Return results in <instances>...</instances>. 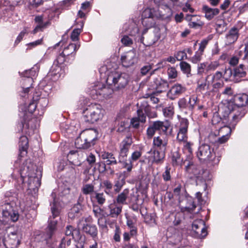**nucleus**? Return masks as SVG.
Masks as SVG:
<instances>
[{
	"instance_id": "nucleus-5",
	"label": "nucleus",
	"mask_w": 248,
	"mask_h": 248,
	"mask_svg": "<svg viewBox=\"0 0 248 248\" xmlns=\"http://www.w3.org/2000/svg\"><path fill=\"white\" fill-rule=\"evenodd\" d=\"M107 83L113 85L117 90L124 88L129 81V76L125 73H112L107 78Z\"/></svg>"
},
{
	"instance_id": "nucleus-26",
	"label": "nucleus",
	"mask_w": 248,
	"mask_h": 248,
	"mask_svg": "<svg viewBox=\"0 0 248 248\" xmlns=\"http://www.w3.org/2000/svg\"><path fill=\"white\" fill-rule=\"evenodd\" d=\"M239 29L235 27L232 28L226 34V42L228 44L235 42L239 36Z\"/></svg>"
},
{
	"instance_id": "nucleus-61",
	"label": "nucleus",
	"mask_w": 248,
	"mask_h": 248,
	"mask_svg": "<svg viewBox=\"0 0 248 248\" xmlns=\"http://www.w3.org/2000/svg\"><path fill=\"white\" fill-rule=\"evenodd\" d=\"M167 73L169 78H175L177 76V72L174 67L168 68Z\"/></svg>"
},
{
	"instance_id": "nucleus-6",
	"label": "nucleus",
	"mask_w": 248,
	"mask_h": 248,
	"mask_svg": "<svg viewBox=\"0 0 248 248\" xmlns=\"http://www.w3.org/2000/svg\"><path fill=\"white\" fill-rule=\"evenodd\" d=\"M197 156L202 162L210 161L217 163L219 160H216L215 153L214 149L211 148L207 144H202L198 148Z\"/></svg>"
},
{
	"instance_id": "nucleus-54",
	"label": "nucleus",
	"mask_w": 248,
	"mask_h": 248,
	"mask_svg": "<svg viewBox=\"0 0 248 248\" xmlns=\"http://www.w3.org/2000/svg\"><path fill=\"white\" fill-rule=\"evenodd\" d=\"M197 90L200 92L202 93L208 90L207 89V85L206 84V83L204 82L203 79H199L197 82Z\"/></svg>"
},
{
	"instance_id": "nucleus-25",
	"label": "nucleus",
	"mask_w": 248,
	"mask_h": 248,
	"mask_svg": "<svg viewBox=\"0 0 248 248\" xmlns=\"http://www.w3.org/2000/svg\"><path fill=\"white\" fill-rule=\"evenodd\" d=\"M168 86V82L160 78H155L152 84L153 89L156 90V92L158 93H162L166 90Z\"/></svg>"
},
{
	"instance_id": "nucleus-14",
	"label": "nucleus",
	"mask_w": 248,
	"mask_h": 248,
	"mask_svg": "<svg viewBox=\"0 0 248 248\" xmlns=\"http://www.w3.org/2000/svg\"><path fill=\"white\" fill-rule=\"evenodd\" d=\"M184 201L186 202L185 205H183L181 203V201L180 202H179L181 212L184 214L186 213H189L191 214V215L189 216V217L190 218H193L194 211L195 210L196 207V205L193 201V200L191 197L186 198H185Z\"/></svg>"
},
{
	"instance_id": "nucleus-19",
	"label": "nucleus",
	"mask_w": 248,
	"mask_h": 248,
	"mask_svg": "<svg viewBox=\"0 0 248 248\" xmlns=\"http://www.w3.org/2000/svg\"><path fill=\"white\" fill-rule=\"evenodd\" d=\"M122 208V205H119L114 202L108 205V211L104 215L112 218H117L121 214Z\"/></svg>"
},
{
	"instance_id": "nucleus-7",
	"label": "nucleus",
	"mask_w": 248,
	"mask_h": 248,
	"mask_svg": "<svg viewBox=\"0 0 248 248\" xmlns=\"http://www.w3.org/2000/svg\"><path fill=\"white\" fill-rule=\"evenodd\" d=\"M50 205L52 215L48 218V229L49 237H51L54 231L56 230L58 220L56 218L58 217L60 215L61 207L59 203L56 201L55 199L53 200L52 203H50Z\"/></svg>"
},
{
	"instance_id": "nucleus-20",
	"label": "nucleus",
	"mask_w": 248,
	"mask_h": 248,
	"mask_svg": "<svg viewBox=\"0 0 248 248\" xmlns=\"http://www.w3.org/2000/svg\"><path fill=\"white\" fill-rule=\"evenodd\" d=\"M168 139L167 136L160 135L155 137L153 141V149L167 150Z\"/></svg>"
},
{
	"instance_id": "nucleus-51",
	"label": "nucleus",
	"mask_w": 248,
	"mask_h": 248,
	"mask_svg": "<svg viewBox=\"0 0 248 248\" xmlns=\"http://www.w3.org/2000/svg\"><path fill=\"white\" fill-rule=\"evenodd\" d=\"M178 105L179 109L182 110L185 109L189 110L188 100H187L185 97H183L179 99L178 101Z\"/></svg>"
},
{
	"instance_id": "nucleus-36",
	"label": "nucleus",
	"mask_w": 248,
	"mask_h": 248,
	"mask_svg": "<svg viewBox=\"0 0 248 248\" xmlns=\"http://www.w3.org/2000/svg\"><path fill=\"white\" fill-rule=\"evenodd\" d=\"M33 90L32 86H29L26 84H23L22 90L19 92V95L24 101L29 98L30 93L32 92Z\"/></svg>"
},
{
	"instance_id": "nucleus-60",
	"label": "nucleus",
	"mask_w": 248,
	"mask_h": 248,
	"mask_svg": "<svg viewBox=\"0 0 248 248\" xmlns=\"http://www.w3.org/2000/svg\"><path fill=\"white\" fill-rule=\"evenodd\" d=\"M198 18L199 17L197 16V18H194V20L189 22V26L191 28H196L202 26V24Z\"/></svg>"
},
{
	"instance_id": "nucleus-8",
	"label": "nucleus",
	"mask_w": 248,
	"mask_h": 248,
	"mask_svg": "<svg viewBox=\"0 0 248 248\" xmlns=\"http://www.w3.org/2000/svg\"><path fill=\"white\" fill-rule=\"evenodd\" d=\"M158 10L156 8H147L142 13V23L143 26L147 28H151L154 25L153 18H162V16H156Z\"/></svg>"
},
{
	"instance_id": "nucleus-49",
	"label": "nucleus",
	"mask_w": 248,
	"mask_h": 248,
	"mask_svg": "<svg viewBox=\"0 0 248 248\" xmlns=\"http://www.w3.org/2000/svg\"><path fill=\"white\" fill-rule=\"evenodd\" d=\"M125 181L124 178H119L114 181V191L116 193H118L121 190L123 186L125 184Z\"/></svg>"
},
{
	"instance_id": "nucleus-43",
	"label": "nucleus",
	"mask_w": 248,
	"mask_h": 248,
	"mask_svg": "<svg viewBox=\"0 0 248 248\" xmlns=\"http://www.w3.org/2000/svg\"><path fill=\"white\" fill-rule=\"evenodd\" d=\"M124 157H119V162L122 165L123 168L127 170V171H131L133 169L132 161L129 160H124Z\"/></svg>"
},
{
	"instance_id": "nucleus-50",
	"label": "nucleus",
	"mask_w": 248,
	"mask_h": 248,
	"mask_svg": "<svg viewBox=\"0 0 248 248\" xmlns=\"http://www.w3.org/2000/svg\"><path fill=\"white\" fill-rule=\"evenodd\" d=\"M94 198L96 199L97 202L99 205H103L104 204L106 201V196L105 195V194L103 192L99 193L97 192H95L94 193Z\"/></svg>"
},
{
	"instance_id": "nucleus-63",
	"label": "nucleus",
	"mask_w": 248,
	"mask_h": 248,
	"mask_svg": "<svg viewBox=\"0 0 248 248\" xmlns=\"http://www.w3.org/2000/svg\"><path fill=\"white\" fill-rule=\"evenodd\" d=\"M142 155V152L140 151H135L131 155L130 160L135 161L138 160Z\"/></svg>"
},
{
	"instance_id": "nucleus-44",
	"label": "nucleus",
	"mask_w": 248,
	"mask_h": 248,
	"mask_svg": "<svg viewBox=\"0 0 248 248\" xmlns=\"http://www.w3.org/2000/svg\"><path fill=\"white\" fill-rule=\"evenodd\" d=\"M103 187L104 188V192L107 195L111 194V190L113 187L112 183L108 180H105L102 183Z\"/></svg>"
},
{
	"instance_id": "nucleus-21",
	"label": "nucleus",
	"mask_w": 248,
	"mask_h": 248,
	"mask_svg": "<svg viewBox=\"0 0 248 248\" xmlns=\"http://www.w3.org/2000/svg\"><path fill=\"white\" fill-rule=\"evenodd\" d=\"M37 68L32 67L30 69L26 70L23 72H19V74L22 80H24V78H27V81L28 83L27 85L29 86H32L33 83V78L37 75Z\"/></svg>"
},
{
	"instance_id": "nucleus-38",
	"label": "nucleus",
	"mask_w": 248,
	"mask_h": 248,
	"mask_svg": "<svg viewBox=\"0 0 248 248\" xmlns=\"http://www.w3.org/2000/svg\"><path fill=\"white\" fill-rule=\"evenodd\" d=\"M101 157L103 159L106 160V164L107 165H116L117 161L114 156L113 154L107 152H102L101 154Z\"/></svg>"
},
{
	"instance_id": "nucleus-12",
	"label": "nucleus",
	"mask_w": 248,
	"mask_h": 248,
	"mask_svg": "<svg viewBox=\"0 0 248 248\" xmlns=\"http://www.w3.org/2000/svg\"><path fill=\"white\" fill-rule=\"evenodd\" d=\"M92 92L93 93L95 92L97 94L107 99L112 97L113 90L109 85L98 83L94 86V88Z\"/></svg>"
},
{
	"instance_id": "nucleus-33",
	"label": "nucleus",
	"mask_w": 248,
	"mask_h": 248,
	"mask_svg": "<svg viewBox=\"0 0 248 248\" xmlns=\"http://www.w3.org/2000/svg\"><path fill=\"white\" fill-rule=\"evenodd\" d=\"M82 229L83 232L89 234L93 238H95L97 236L98 230L95 225L89 224H83Z\"/></svg>"
},
{
	"instance_id": "nucleus-57",
	"label": "nucleus",
	"mask_w": 248,
	"mask_h": 248,
	"mask_svg": "<svg viewBox=\"0 0 248 248\" xmlns=\"http://www.w3.org/2000/svg\"><path fill=\"white\" fill-rule=\"evenodd\" d=\"M82 29H74L71 35V38L73 41H77L78 40L79 35L81 33Z\"/></svg>"
},
{
	"instance_id": "nucleus-62",
	"label": "nucleus",
	"mask_w": 248,
	"mask_h": 248,
	"mask_svg": "<svg viewBox=\"0 0 248 248\" xmlns=\"http://www.w3.org/2000/svg\"><path fill=\"white\" fill-rule=\"evenodd\" d=\"M66 55L63 54L62 52L57 58L55 61L54 62V63H57L59 65L62 64L65 60V56Z\"/></svg>"
},
{
	"instance_id": "nucleus-32",
	"label": "nucleus",
	"mask_w": 248,
	"mask_h": 248,
	"mask_svg": "<svg viewBox=\"0 0 248 248\" xmlns=\"http://www.w3.org/2000/svg\"><path fill=\"white\" fill-rule=\"evenodd\" d=\"M153 161L155 163L162 162L165 156L166 150L161 149H153Z\"/></svg>"
},
{
	"instance_id": "nucleus-58",
	"label": "nucleus",
	"mask_w": 248,
	"mask_h": 248,
	"mask_svg": "<svg viewBox=\"0 0 248 248\" xmlns=\"http://www.w3.org/2000/svg\"><path fill=\"white\" fill-rule=\"evenodd\" d=\"M206 62V67H207V72H208L210 71H214L219 66V63L217 62H213L210 63H209L207 62Z\"/></svg>"
},
{
	"instance_id": "nucleus-53",
	"label": "nucleus",
	"mask_w": 248,
	"mask_h": 248,
	"mask_svg": "<svg viewBox=\"0 0 248 248\" xmlns=\"http://www.w3.org/2000/svg\"><path fill=\"white\" fill-rule=\"evenodd\" d=\"M164 115L166 117L171 118L174 113V107L172 106H169L164 108L163 110Z\"/></svg>"
},
{
	"instance_id": "nucleus-22",
	"label": "nucleus",
	"mask_w": 248,
	"mask_h": 248,
	"mask_svg": "<svg viewBox=\"0 0 248 248\" xmlns=\"http://www.w3.org/2000/svg\"><path fill=\"white\" fill-rule=\"evenodd\" d=\"M222 73L221 72H216L212 77L211 83L214 91H217L224 86V81L222 80Z\"/></svg>"
},
{
	"instance_id": "nucleus-2",
	"label": "nucleus",
	"mask_w": 248,
	"mask_h": 248,
	"mask_svg": "<svg viewBox=\"0 0 248 248\" xmlns=\"http://www.w3.org/2000/svg\"><path fill=\"white\" fill-rule=\"evenodd\" d=\"M222 110V113L224 111L223 117L224 118L229 117L230 116L232 117V120L231 124L232 126H234L236 124L237 122L240 121L241 118L245 115L246 112L244 109L242 108H238L236 107H233L232 104H229L226 106H224L221 108L219 109L220 111Z\"/></svg>"
},
{
	"instance_id": "nucleus-4",
	"label": "nucleus",
	"mask_w": 248,
	"mask_h": 248,
	"mask_svg": "<svg viewBox=\"0 0 248 248\" xmlns=\"http://www.w3.org/2000/svg\"><path fill=\"white\" fill-rule=\"evenodd\" d=\"M157 5L156 9L158 11L156 15L158 16H162V19L169 17L172 15V8L178 0H154Z\"/></svg>"
},
{
	"instance_id": "nucleus-1",
	"label": "nucleus",
	"mask_w": 248,
	"mask_h": 248,
	"mask_svg": "<svg viewBox=\"0 0 248 248\" xmlns=\"http://www.w3.org/2000/svg\"><path fill=\"white\" fill-rule=\"evenodd\" d=\"M105 110L98 104H92L84 111V118L86 122L94 123L101 120L104 115Z\"/></svg>"
},
{
	"instance_id": "nucleus-29",
	"label": "nucleus",
	"mask_w": 248,
	"mask_h": 248,
	"mask_svg": "<svg viewBox=\"0 0 248 248\" xmlns=\"http://www.w3.org/2000/svg\"><path fill=\"white\" fill-rule=\"evenodd\" d=\"M28 148V139L26 136H22L19 139V156L23 157L27 154Z\"/></svg>"
},
{
	"instance_id": "nucleus-3",
	"label": "nucleus",
	"mask_w": 248,
	"mask_h": 248,
	"mask_svg": "<svg viewBox=\"0 0 248 248\" xmlns=\"http://www.w3.org/2000/svg\"><path fill=\"white\" fill-rule=\"evenodd\" d=\"M161 29L155 27L148 31V29L143 30L142 35L138 39L144 46H150L156 43L160 38Z\"/></svg>"
},
{
	"instance_id": "nucleus-35",
	"label": "nucleus",
	"mask_w": 248,
	"mask_h": 248,
	"mask_svg": "<svg viewBox=\"0 0 248 248\" xmlns=\"http://www.w3.org/2000/svg\"><path fill=\"white\" fill-rule=\"evenodd\" d=\"M129 190L128 189H124L121 193L119 194L116 198L115 202L119 205H122L127 204V200L128 198Z\"/></svg>"
},
{
	"instance_id": "nucleus-10",
	"label": "nucleus",
	"mask_w": 248,
	"mask_h": 248,
	"mask_svg": "<svg viewBox=\"0 0 248 248\" xmlns=\"http://www.w3.org/2000/svg\"><path fill=\"white\" fill-rule=\"evenodd\" d=\"M36 105L34 102H31L28 105V108L24 110L22 115L21 116V128L25 126L28 128L30 126V122L32 120V113L35 111Z\"/></svg>"
},
{
	"instance_id": "nucleus-39",
	"label": "nucleus",
	"mask_w": 248,
	"mask_h": 248,
	"mask_svg": "<svg viewBox=\"0 0 248 248\" xmlns=\"http://www.w3.org/2000/svg\"><path fill=\"white\" fill-rule=\"evenodd\" d=\"M171 158L172 164L173 166L182 164L183 159L181 157L180 154L178 151L174 150L172 151Z\"/></svg>"
},
{
	"instance_id": "nucleus-15",
	"label": "nucleus",
	"mask_w": 248,
	"mask_h": 248,
	"mask_svg": "<svg viewBox=\"0 0 248 248\" xmlns=\"http://www.w3.org/2000/svg\"><path fill=\"white\" fill-rule=\"evenodd\" d=\"M133 141L132 136L128 135L126 136L121 142L120 145V157H126L129 150Z\"/></svg>"
},
{
	"instance_id": "nucleus-52",
	"label": "nucleus",
	"mask_w": 248,
	"mask_h": 248,
	"mask_svg": "<svg viewBox=\"0 0 248 248\" xmlns=\"http://www.w3.org/2000/svg\"><path fill=\"white\" fill-rule=\"evenodd\" d=\"M199 102L198 97L192 95L188 99L189 110L192 111L196 105Z\"/></svg>"
},
{
	"instance_id": "nucleus-31",
	"label": "nucleus",
	"mask_w": 248,
	"mask_h": 248,
	"mask_svg": "<svg viewBox=\"0 0 248 248\" xmlns=\"http://www.w3.org/2000/svg\"><path fill=\"white\" fill-rule=\"evenodd\" d=\"M138 117L133 118L131 120V125L133 127L138 128L140 125V123H145L146 121V116L143 114L142 110H138L137 111Z\"/></svg>"
},
{
	"instance_id": "nucleus-45",
	"label": "nucleus",
	"mask_w": 248,
	"mask_h": 248,
	"mask_svg": "<svg viewBox=\"0 0 248 248\" xmlns=\"http://www.w3.org/2000/svg\"><path fill=\"white\" fill-rule=\"evenodd\" d=\"M181 70L189 77L191 75V66L187 62L183 61L180 63Z\"/></svg>"
},
{
	"instance_id": "nucleus-17",
	"label": "nucleus",
	"mask_w": 248,
	"mask_h": 248,
	"mask_svg": "<svg viewBox=\"0 0 248 248\" xmlns=\"http://www.w3.org/2000/svg\"><path fill=\"white\" fill-rule=\"evenodd\" d=\"M16 203L14 202L11 203H7L2 205V214L5 217L10 219L13 222H15L16 213L14 210Z\"/></svg>"
},
{
	"instance_id": "nucleus-48",
	"label": "nucleus",
	"mask_w": 248,
	"mask_h": 248,
	"mask_svg": "<svg viewBox=\"0 0 248 248\" xmlns=\"http://www.w3.org/2000/svg\"><path fill=\"white\" fill-rule=\"evenodd\" d=\"M94 186L93 184H86L82 187L81 190L85 195H91L94 194Z\"/></svg>"
},
{
	"instance_id": "nucleus-28",
	"label": "nucleus",
	"mask_w": 248,
	"mask_h": 248,
	"mask_svg": "<svg viewBox=\"0 0 248 248\" xmlns=\"http://www.w3.org/2000/svg\"><path fill=\"white\" fill-rule=\"evenodd\" d=\"M234 106L242 108L248 105V95L246 94H239L234 97Z\"/></svg>"
},
{
	"instance_id": "nucleus-34",
	"label": "nucleus",
	"mask_w": 248,
	"mask_h": 248,
	"mask_svg": "<svg viewBox=\"0 0 248 248\" xmlns=\"http://www.w3.org/2000/svg\"><path fill=\"white\" fill-rule=\"evenodd\" d=\"M202 10L205 13V17L209 20L219 13V10L217 8H212L208 6L204 5Z\"/></svg>"
},
{
	"instance_id": "nucleus-41",
	"label": "nucleus",
	"mask_w": 248,
	"mask_h": 248,
	"mask_svg": "<svg viewBox=\"0 0 248 248\" xmlns=\"http://www.w3.org/2000/svg\"><path fill=\"white\" fill-rule=\"evenodd\" d=\"M223 129L226 130L228 133L226 135H223L220 138L218 137V139L217 141L216 145L224 143L229 139L231 131H232L230 127L226 126V127H224L223 128Z\"/></svg>"
},
{
	"instance_id": "nucleus-46",
	"label": "nucleus",
	"mask_w": 248,
	"mask_h": 248,
	"mask_svg": "<svg viewBox=\"0 0 248 248\" xmlns=\"http://www.w3.org/2000/svg\"><path fill=\"white\" fill-rule=\"evenodd\" d=\"M93 211L94 213V215L96 217L98 218V224L100 225V221L102 220V216L103 215L101 212L103 210L97 205H93Z\"/></svg>"
},
{
	"instance_id": "nucleus-9",
	"label": "nucleus",
	"mask_w": 248,
	"mask_h": 248,
	"mask_svg": "<svg viewBox=\"0 0 248 248\" xmlns=\"http://www.w3.org/2000/svg\"><path fill=\"white\" fill-rule=\"evenodd\" d=\"M29 170L28 177V185L30 189H35L38 188L41 185V179L42 177V173L40 171H38L36 169Z\"/></svg>"
},
{
	"instance_id": "nucleus-24",
	"label": "nucleus",
	"mask_w": 248,
	"mask_h": 248,
	"mask_svg": "<svg viewBox=\"0 0 248 248\" xmlns=\"http://www.w3.org/2000/svg\"><path fill=\"white\" fill-rule=\"evenodd\" d=\"M80 134L83 136V139L85 138L91 143L95 144V141L97 140L98 132L94 129H89L82 131Z\"/></svg>"
},
{
	"instance_id": "nucleus-37",
	"label": "nucleus",
	"mask_w": 248,
	"mask_h": 248,
	"mask_svg": "<svg viewBox=\"0 0 248 248\" xmlns=\"http://www.w3.org/2000/svg\"><path fill=\"white\" fill-rule=\"evenodd\" d=\"M82 206L79 203L75 204L68 213V217L73 219L76 217H78L81 215Z\"/></svg>"
},
{
	"instance_id": "nucleus-13",
	"label": "nucleus",
	"mask_w": 248,
	"mask_h": 248,
	"mask_svg": "<svg viewBox=\"0 0 248 248\" xmlns=\"http://www.w3.org/2000/svg\"><path fill=\"white\" fill-rule=\"evenodd\" d=\"M189 123L186 119L182 118L178 131L177 140L180 142H185L187 140V129Z\"/></svg>"
},
{
	"instance_id": "nucleus-11",
	"label": "nucleus",
	"mask_w": 248,
	"mask_h": 248,
	"mask_svg": "<svg viewBox=\"0 0 248 248\" xmlns=\"http://www.w3.org/2000/svg\"><path fill=\"white\" fill-rule=\"evenodd\" d=\"M192 228V230L196 234V236L198 238H204L207 234L205 222L202 219H200L194 221Z\"/></svg>"
},
{
	"instance_id": "nucleus-18",
	"label": "nucleus",
	"mask_w": 248,
	"mask_h": 248,
	"mask_svg": "<svg viewBox=\"0 0 248 248\" xmlns=\"http://www.w3.org/2000/svg\"><path fill=\"white\" fill-rule=\"evenodd\" d=\"M121 60L124 66L129 67L133 65L137 61L136 54L134 51H130L122 56Z\"/></svg>"
},
{
	"instance_id": "nucleus-40",
	"label": "nucleus",
	"mask_w": 248,
	"mask_h": 248,
	"mask_svg": "<svg viewBox=\"0 0 248 248\" xmlns=\"http://www.w3.org/2000/svg\"><path fill=\"white\" fill-rule=\"evenodd\" d=\"M80 46V45L79 43L77 44L70 43L67 47L64 48L63 51V54L66 56H69L78 49Z\"/></svg>"
},
{
	"instance_id": "nucleus-30",
	"label": "nucleus",
	"mask_w": 248,
	"mask_h": 248,
	"mask_svg": "<svg viewBox=\"0 0 248 248\" xmlns=\"http://www.w3.org/2000/svg\"><path fill=\"white\" fill-rule=\"evenodd\" d=\"M246 75L247 71L244 65L241 64L234 69L233 78L235 82H239L241 78L245 77Z\"/></svg>"
},
{
	"instance_id": "nucleus-16",
	"label": "nucleus",
	"mask_w": 248,
	"mask_h": 248,
	"mask_svg": "<svg viewBox=\"0 0 248 248\" xmlns=\"http://www.w3.org/2000/svg\"><path fill=\"white\" fill-rule=\"evenodd\" d=\"M186 88L180 84H175L172 86L167 93L168 97L171 100L178 98L185 93Z\"/></svg>"
},
{
	"instance_id": "nucleus-23",
	"label": "nucleus",
	"mask_w": 248,
	"mask_h": 248,
	"mask_svg": "<svg viewBox=\"0 0 248 248\" xmlns=\"http://www.w3.org/2000/svg\"><path fill=\"white\" fill-rule=\"evenodd\" d=\"M153 124L154 127L156 131H158L160 134H162L164 136L167 135V131L170 127V124L168 121H157Z\"/></svg>"
},
{
	"instance_id": "nucleus-27",
	"label": "nucleus",
	"mask_w": 248,
	"mask_h": 248,
	"mask_svg": "<svg viewBox=\"0 0 248 248\" xmlns=\"http://www.w3.org/2000/svg\"><path fill=\"white\" fill-rule=\"evenodd\" d=\"M75 146L78 149H87L93 146V143H91L86 139H83V136L80 134L75 140Z\"/></svg>"
},
{
	"instance_id": "nucleus-64",
	"label": "nucleus",
	"mask_w": 248,
	"mask_h": 248,
	"mask_svg": "<svg viewBox=\"0 0 248 248\" xmlns=\"http://www.w3.org/2000/svg\"><path fill=\"white\" fill-rule=\"evenodd\" d=\"M122 43L125 46H130L133 44L132 40L128 36H124L121 39Z\"/></svg>"
},
{
	"instance_id": "nucleus-59",
	"label": "nucleus",
	"mask_w": 248,
	"mask_h": 248,
	"mask_svg": "<svg viewBox=\"0 0 248 248\" xmlns=\"http://www.w3.org/2000/svg\"><path fill=\"white\" fill-rule=\"evenodd\" d=\"M207 72L206 62H202L198 64L197 67V74L199 75H202L204 71Z\"/></svg>"
},
{
	"instance_id": "nucleus-47",
	"label": "nucleus",
	"mask_w": 248,
	"mask_h": 248,
	"mask_svg": "<svg viewBox=\"0 0 248 248\" xmlns=\"http://www.w3.org/2000/svg\"><path fill=\"white\" fill-rule=\"evenodd\" d=\"M222 78H224L225 80H228L235 81L234 78H233V72L230 68H225L224 69V73L222 74Z\"/></svg>"
},
{
	"instance_id": "nucleus-55",
	"label": "nucleus",
	"mask_w": 248,
	"mask_h": 248,
	"mask_svg": "<svg viewBox=\"0 0 248 248\" xmlns=\"http://www.w3.org/2000/svg\"><path fill=\"white\" fill-rule=\"evenodd\" d=\"M35 20L36 22H38L39 23V25H37L36 27L34 29L33 31L34 33L38 31V30L42 29V28H44L46 24V23L44 24L42 23L43 17L41 16H36L35 18Z\"/></svg>"
},
{
	"instance_id": "nucleus-56",
	"label": "nucleus",
	"mask_w": 248,
	"mask_h": 248,
	"mask_svg": "<svg viewBox=\"0 0 248 248\" xmlns=\"http://www.w3.org/2000/svg\"><path fill=\"white\" fill-rule=\"evenodd\" d=\"M170 170L171 169L169 166H166L165 168V170L162 174V177L163 180L165 182L170 181L171 175H170Z\"/></svg>"
},
{
	"instance_id": "nucleus-42",
	"label": "nucleus",
	"mask_w": 248,
	"mask_h": 248,
	"mask_svg": "<svg viewBox=\"0 0 248 248\" xmlns=\"http://www.w3.org/2000/svg\"><path fill=\"white\" fill-rule=\"evenodd\" d=\"M139 201L137 195H135L134 193L132 195H131V198L130 200V203L131 204L130 208L134 211H138L140 209V205L138 203Z\"/></svg>"
}]
</instances>
